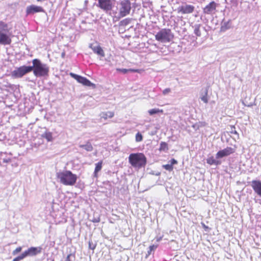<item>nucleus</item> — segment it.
Wrapping results in <instances>:
<instances>
[{
    "instance_id": "nucleus-7",
    "label": "nucleus",
    "mask_w": 261,
    "mask_h": 261,
    "mask_svg": "<svg viewBox=\"0 0 261 261\" xmlns=\"http://www.w3.org/2000/svg\"><path fill=\"white\" fill-rule=\"evenodd\" d=\"M32 69L31 66L23 65L16 67L12 71L11 75L15 79L21 78L25 74L32 72Z\"/></svg>"
},
{
    "instance_id": "nucleus-13",
    "label": "nucleus",
    "mask_w": 261,
    "mask_h": 261,
    "mask_svg": "<svg viewBox=\"0 0 261 261\" xmlns=\"http://www.w3.org/2000/svg\"><path fill=\"white\" fill-rule=\"evenodd\" d=\"M195 9V7L191 5L185 4L181 5L178 8L177 11L178 13L182 14L192 13Z\"/></svg>"
},
{
    "instance_id": "nucleus-22",
    "label": "nucleus",
    "mask_w": 261,
    "mask_h": 261,
    "mask_svg": "<svg viewBox=\"0 0 261 261\" xmlns=\"http://www.w3.org/2000/svg\"><path fill=\"white\" fill-rule=\"evenodd\" d=\"M201 25L200 24H195L193 28L194 29V34L198 37L201 36V32L200 30V28Z\"/></svg>"
},
{
    "instance_id": "nucleus-1",
    "label": "nucleus",
    "mask_w": 261,
    "mask_h": 261,
    "mask_svg": "<svg viewBox=\"0 0 261 261\" xmlns=\"http://www.w3.org/2000/svg\"><path fill=\"white\" fill-rule=\"evenodd\" d=\"M33 65L31 66L32 68V71L36 77H45L48 76L49 68L46 64L42 63L38 59L32 60Z\"/></svg>"
},
{
    "instance_id": "nucleus-33",
    "label": "nucleus",
    "mask_w": 261,
    "mask_h": 261,
    "mask_svg": "<svg viewBox=\"0 0 261 261\" xmlns=\"http://www.w3.org/2000/svg\"><path fill=\"white\" fill-rule=\"evenodd\" d=\"M21 250H22V247H18L16 248L13 251L12 254L13 255H15L17 253L20 252L21 251Z\"/></svg>"
},
{
    "instance_id": "nucleus-43",
    "label": "nucleus",
    "mask_w": 261,
    "mask_h": 261,
    "mask_svg": "<svg viewBox=\"0 0 261 261\" xmlns=\"http://www.w3.org/2000/svg\"><path fill=\"white\" fill-rule=\"evenodd\" d=\"M243 104H244L245 106H247V107H252V106H253V104H252V103H250V104H249V105H245V104L243 102Z\"/></svg>"
},
{
    "instance_id": "nucleus-38",
    "label": "nucleus",
    "mask_w": 261,
    "mask_h": 261,
    "mask_svg": "<svg viewBox=\"0 0 261 261\" xmlns=\"http://www.w3.org/2000/svg\"><path fill=\"white\" fill-rule=\"evenodd\" d=\"M170 91H171V89L170 88H166L163 90V93L164 95H166L168 93H169Z\"/></svg>"
},
{
    "instance_id": "nucleus-29",
    "label": "nucleus",
    "mask_w": 261,
    "mask_h": 261,
    "mask_svg": "<svg viewBox=\"0 0 261 261\" xmlns=\"http://www.w3.org/2000/svg\"><path fill=\"white\" fill-rule=\"evenodd\" d=\"M215 160L213 156H210L206 159V163L211 165H214Z\"/></svg>"
},
{
    "instance_id": "nucleus-21",
    "label": "nucleus",
    "mask_w": 261,
    "mask_h": 261,
    "mask_svg": "<svg viewBox=\"0 0 261 261\" xmlns=\"http://www.w3.org/2000/svg\"><path fill=\"white\" fill-rule=\"evenodd\" d=\"M169 148L168 146V144L165 142H161L160 144V148L159 150L160 151H164V152H167Z\"/></svg>"
},
{
    "instance_id": "nucleus-42",
    "label": "nucleus",
    "mask_w": 261,
    "mask_h": 261,
    "mask_svg": "<svg viewBox=\"0 0 261 261\" xmlns=\"http://www.w3.org/2000/svg\"><path fill=\"white\" fill-rule=\"evenodd\" d=\"M202 226L203 227L206 229H207L208 227L207 226H206L204 223H202Z\"/></svg>"
},
{
    "instance_id": "nucleus-4",
    "label": "nucleus",
    "mask_w": 261,
    "mask_h": 261,
    "mask_svg": "<svg viewBox=\"0 0 261 261\" xmlns=\"http://www.w3.org/2000/svg\"><path fill=\"white\" fill-rule=\"evenodd\" d=\"M97 6L107 14L115 15L116 11H113L115 5V0H97Z\"/></svg>"
},
{
    "instance_id": "nucleus-26",
    "label": "nucleus",
    "mask_w": 261,
    "mask_h": 261,
    "mask_svg": "<svg viewBox=\"0 0 261 261\" xmlns=\"http://www.w3.org/2000/svg\"><path fill=\"white\" fill-rule=\"evenodd\" d=\"M160 112H162V111H160L159 109H152L148 111V113L150 115H153L155 114L159 113Z\"/></svg>"
},
{
    "instance_id": "nucleus-34",
    "label": "nucleus",
    "mask_w": 261,
    "mask_h": 261,
    "mask_svg": "<svg viewBox=\"0 0 261 261\" xmlns=\"http://www.w3.org/2000/svg\"><path fill=\"white\" fill-rule=\"evenodd\" d=\"M231 134H235L237 136V137L239 138V134L237 132L236 130V128L234 126L231 127V130L230 131Z\"/></svg>"
},
{
    "instance_id": "nucleus-35",
    "label": "nucleus",
    "mask_w": 261,
    "mask_h": 261,
    "mask_svg": "<svg viewBox=\"0 0 261 261\" xmlns=\"http://www.w3.org/2000/svg\"><path fill=\"white\" fill-rule=\"evenodd\" d=\"M96 245L93 244L92 242H89V248L91 250H94L95 248Z\"/></svg>"
},
{
    "instance_id": "nucleus-44",
    "label": "nucleus",
    "mask_w": 261,
    "mask_h": 261,
    "mask_svg": "<svg viewBox=\"0 0 261 261\" xmlns=\"http://www.w3.org/2000/svg\"><path fill=\"white\" fill-rule=\"evenodd\" d=\"M65 56V53L64 51L62 52L61 54V57L62 58H64Z\"/></svg>"
},
{
    "instance_id": "nucleus-39",
    "label": "nucleus",
    "mask_w": 261,
    "mask_h": 261,
    "mask_svg": "<svg viewBox=\"0 0 261 261\" xmlns=\"http://www.w3.org/2000/svg\"><path fill=\"white\" fill-rule=\"evenodd\" d=\"M170 164L172 165V166H173V165L177 164V161L174 159H172L170 161Z\"/></svg>"
},
{
    "instance_id": "nucleus-31",
    "label": "nucleus",
    "mask_w": 261,
    "mask_h": 261,
    "mask_svg": "<svg viewBox=\"0 0 261 261\" xmlns=\"http://www.w3.org/2000/svg\"><path fill=\"white\" fill-rule=\"evenodd\" d=\"M25 257L23 252L20 255L14 258L12 261H20Z\"/></svg>"
},
{
    "instance_id": "nucleus-19",
    "label": "nucleus",
    "mask_w": 261,
    "mask_h": 261,
    "mask_svg": "<svg viewBox=\"0 0 261 261\" xmlns=\"http://www.w3.org/2000/svg\"><path fill=\"white\" fill-rule=\"evenodd\" d=\"M102 162L100 161L95 164V168L94 172V176L97 177V173L100 171L102 168Z\"/></svg>"
},
{
    "instance_id": "nucleus-24",
    "label": "nucleus",
    "mask_w": 261,
    "mask_h": 261,
    "mask_svg": "<svg viewBox=\"0 0 261 261\" xmlns=\"http://www.w3.org/2000/svg\"><path fill=\"white\" fill-rule=\"evenodd\" d=\"M156 248V245H152L150 246L148 248V250L147 251V253L146 254L145 258H147L152 253V252L154 251Z\"/></svg>"
},
{
    "instance_id": "nucleus-45",
    "label": "nucleus",
    "mask_w": 261,
    "mask_h": 261,
    "mask_svg": "<svg viewBox=\"0 0 261 261\" xmlns=\"http://www.w3.org/2000/svg\"><path fill=\"white\" fill-rule=\"evenodd\" d=\"M226 29V28H225V26H224V25H223V26H222V27H221V30H222V31H224V30L225 29Z\"/></svg>"
},
{
    "instance_id": "nucleus-27",
    "label": "nucleus",
    "mask_w": 261,
    "mask_h": 261,
    "mask_svg": "<svg viewBox=\"0 0 261 261\" xmlns=\"http://www.w3.org/2000/svg\"><path fill=\"white\" fill-rule=\"evenodd\" d=\"M93 53L99 56L100 57H105L103 50H93Z\"/></svg>"
},
{
    "instance_id": "nucleus-18",
    "label": "nucleus",
    "mask_w": 261,
    "mask_h": 261,
    "mask_svg": "<svg viewBox=\"0 0 261 261\" xmlns=\"http://www.w3.org/2000/svg\"><path fill=\"white\" fill-rule=\"evenodd\" d=\"M79 147L84 148L87 151H92L93 149L91 143L89 141L87 142L85 144H80Z\"/></svg>"
},
{
    "instance_id": "nucleus-28",
    "label": "nucleus",
    "mask_w": 261,
    "mask_h": 261,
    "mask_svg": "<svg viewBox=\"0 0 261 261\" xmlns=\"http://www.w3.org/2000/svg\"><path fill=\"white\" fill-rule=\"evenodd\" d=\"M135 139H136V142H141L143 140V136L142 135V134L140 133V132H138L136 134V137H135Z\"/></svg>"
},
{
    "instance_id": "nucleus-15",
    "label": "nucleus",
    "mask_w": 261,
    "mask_h": 261,
    "mask_svg": "<svg viewBox=\"0 0 261 261\" xmlns=\"http://www.w3.org/2000/svg\"><path fill=\"white\" fill-rule=\"evenodd\" d=\"M251 186L255 193L261 197V181L258 180H253L251 182Z\"/></svg>"
},
{
    "instance_id": "nucleus-36",
    "label": "nucleus",
    "mask_w": 261,
    "mask_h": 261,
    "mask_svg": "<svg viewBox=\"0 0 261 261\" xmlns=\"http://www.w3.org/2000/svg\"><path fill=\"white\" fill-rule=\"evenodd\" d=\"M71 257L74 258V255L70 253L67 256L65 261H71Z\"/></svg>"
},
{
    "instance_id": "nucleus-17",
    "label": "nucleus",
    "mask_w": 261,
    "mask_h": 261,
    "mask_svg": "<svg viewBox=\"0 0 261 261\" xmlns=\"http://www.w3.org/2000/svg\"><path fill=\"white\" fill-rule=\"evenodd\" d=\"M44 129L45 132L41 135V138L45 139L47 142H52L54 140L53 133L49 132L46 127Z\"/></svg>"
},
{
    "instance_id": "nucleus-16",
    "label": "nucleus",
    "mask_w": 261,
    "mask_h": 261,
    "mask_svg": "<svg viewBox=\"0 0 261 261\" xmlns=\"http://www.w3.org/2000/svg\"><path fill=\"white\" fill-rule=\"evenodd\" d=\"M208 87L202 88L200 93V98L204 103H207L208 101L207 97Z\"/></svg>"
},
{
    "instance_id": "nucleus-41",
    "label": "nucleus",
    "mask_w": 261,
    "mask_h": 261,
    "mask_svg": "<svg viewBox=\"0 0 261 261\" xmlns=\"http://www.w3.org/2000/svg\"><path fill=\"white\" fill-rule=\"evenodd\" d=\"M11 160L10 159H3V162L4 163H9L10 162Z\"/></svg>"
},
{
    "instance_id": "nucleus-6",
    "label": "nucleus",
    "mask_w": 261,
    "mask_h": 261,
    "mask_svg": "<svg viewBox=\"0 0 261 261\" xmlns=\"http://www.w3.org/2000/svg\"><path fill=\"white\" fill-rule=\"evenodd\" d=\"M174 35L171 30L162 29L155 35L156 40L163 43L169 42L173 38Z\"/></svg>"
},
{
    "instance_id": "nucleus-9",
    "label": "nucleus",
    "mask_w": 261,
    "mask_h": 261,
    "mask_svg": "<svg viewBox=\"0 0 261 261\" xmlns=\"http://www.w3.org/2000/svg\"><path fill=\"white\" fill-rule=\"evenodd\" d=\"M70 75L76 80L79 83L82 84L83 85L87 87H92V89L96 88L95 84L91 82L88 79L85 77L76 74L74 73L70 72Z\"/></svg>"
},
{
    "instance_id": "nucleus-14",
    "label": "nucleus",
    "mask_w": 261,
    "mask_h": 261,
    "mask_svg": "<svg viewBox=\"0 0 261 261\" xmlns=\"http://www.w3.org/2000/svg\"><path fill=\"white\" fill-rule=\"evenodd\" d=\"M44 9L40 7L34 5L28 6L26 9V13L27 15L33 14L38 12H44Z\"/></svg>"
},
{
    "instance_id": "nucleus-2",
    "label": "nucleus",
    "mask_w": 261,
    "mask_h": 261,
    "mask_svg": "<svg viewBox=\"0 0 261 261\" xmlns=\"http://www.w3.org/2000/svg\"><path fill=\"white\" fill-rule=\"evenodd\" d=\"M128 162L133 167L141 168L146 165L147 159L142 153H133L128 156Z\"/></svg>"
},
{
    "instance_id": "nucleus-25",
    "label": "nucleus",
    "mask_w": 261,
    "mask_h": 261,
    "mask_svg": "<svg viewBox=\"0 0 261 261\" xmlns=\"http://www.w3.org/2000/svg\"><path fill=\"white\" fill-rule=\"evenodd\" d=\"M102 115L101 117L102 118H104L105 119H107L108 117V118H112L114 115V113L113 112L108 111L106 113H102Z\"/></svg>"
},
{
    "instance_id": "nucleus-5",
    "label": "nucleus",
    "mask_w": 261,
    "mask_h": 261,
    "mask_svg": "<svg viewBox=\"0 0 261 261\" xmlns=\"http://www.w3.org/2000/svg\"><path fill=\"white\" fill-rule=\"evenodd\" d=\"M9 33V28L8 24L3 21H0V44H10L11 40Z\"/></svg>"
},
{
    "instance_id": "nucleus-46",
    "label": "nucleus",
    "mask_w": 261,
    "mask_h": 261,
    "mask_svg": "<svg viewBox=\"0 0 261 261\" xmlns=\"http://www.w3.org/2000/svg\"><path fill=\"white\" fill-rule=\"evenodd\" d=\"M88 3V0H85V5H86Z\"/></svg>"
},
{
    "instance_id": "nucleus-11",
    "label": "nucleus",
    "mask_w": 261,
    "mask_h": 261,
    "mask_svg": "<svg viewBox=\"0 0 261 261\" xmlns=\"http://www.w3.org/2000/svg\"><path fill=\"white\" fill-rule=\"evenodd\" d=\"M41 247H31L28 250H25L23 253L26 257L35 256L37 254L40 253L42 251Z\"/></svg>"
},
{
    "instance_id": "nucleus-10",
    "label": "nucleus",
    "mask_w": 261,
    "mask_h": 261,
    "mask_svg": "<svg viewBox=\"0 0 261 261\" xmlns=\"http://www.w3.org/2000/svg\"><path fill=\"white\" fill-rule=\"evenodd\" d=\"M235 152V149L230 147H227L226 148L219 150L216 154V158L217 159L222 158L225 156H227Z\"/></svg>"
},
{
    "instance_id": "nucleus-32",
    "label": "nucleus",
    "mask_w": 261,
    "mask_h": 261,
    "mask_svg": "<svg viewBox=\"0 0 261 261\" xmlns=\"http://www.w3.org/2000/svg\"><path fill=\"white\" fill-rule=\"evenodd\" d=\"M129 19H125L122 21H120V25L126 26L129 23Z\"/></svg>"
},
{
    "instance_id": "nucleus-3",
    "label": "nucleus",
    "mask_w": 261,
    "mask_h": 261,
    "mask_svg": "<svg viewBox=\"0 0 261 261\" xmlns=\"http://www.w3.org/2000/svg\"><path fill=\"white\" fill-rule=\"evenodd\" d=\"M56 175L60 182L65 185L73 186L77 180V176L70 171L59 172L57 173Z\"/></svg>"
},
{
    "instance_id": "nucleus-30",
    "label": "nucleus",
    "mask_w": 261,
    "mask_h": 261,
    "mask_svg": "<svg viewBox=\"0 0 261 261\" xmlns=\"http://www.w3.org/2000/svg\"><path fill=\"white\" fill-rule=\"evenodd\" d=\"M163 167L167 171H171L173 170V167L170 164L163 165Z\"/></svg>"
},
{
    "instance_id": "nucleus-20",
    "label": "nucleus",
    "mask_w": 261,
    "mask_h": 261,
    "mask_svg": "<svg viewBox=\"0 0 261 261\" xmlns=\"http://www.w3.org/2000/svg\"><path fill=\"white\" fill-rule=\"evenodd\" d=\"M116 70L118 72H122L123 74H126L128 72H138L137 69H125V68H117Z\"/></svg>"
},
{
    "instance_id": "nucleus-12",
    "label": "nucleus",
    "mask_w": 261,
    "mask_h": 261,
    "mask_svg": "<svg viewBox=\"0 0 261 261\" xmlns=\"http://www.w3.org/2000/svg\"><path fill=\"white\" fill-rule=\"evenodd\" d=\"M218 4L214 1L210 2L203 9V12L206 14H212L214 13L216 10Z\"/></svg>"
},
{
    "instance_id": "nucleus-37",
    "label": "nucleus",
    "mask_w": 261,
    "mask_h": 261,
    "mask_svg": "<svg viewBox=\"0 0 261 261\" xmlns=\"http://www.w3.org/2000/svg\"><path fill=\"white\" fill-rule=\"evenodd\" d=\"M91 221L93 223H98L100 221V218L99 217H94L93 218Z\"/></svg>"
},
{
    "instance_id": "nucleus-40",
    "label": "nucleus",
    "mask_w": 261,
    "mask_h": 261,
    "mask_svg": "<svg viewBox=\"0 0 261 261\" xmlns=\"http://www.w3.org/2000/svg\"><path fill=\"white\" fill-rule=\"evenodd\" d=\"M221 164V162L220 161L218 160H215V164H214L215 165L218 166V165H220Z\"/></svg>"
},
{
    "instance_id": "nucleus-23",
    "label": "nucleus",
    "mask_w": 261,
    "mask_h": 261,
    "mask_svg": "<svg viewBox=\"0 0 261 261\" xmlns=\"http://www.w3.org/2000/svg\"><path fill=\"white\" fill-rule=\"evenodd\" d=\"M89 47L90 49H101L100 46L98 45V43L96 41H93L91 43H90L89 45Z\"/></svg>"
},
{
    "instance_id": "nucleus-8",
    "label": "nucleus",
    "mask_w": 261,
    "mask_h": 261,
    "mask_svg": "<svg viewBox=\"0 0 261 261\" xmlns=\"http://www.w3.org/2000/svg\"><path fill=\"white\" fill-rule=\"evenodd\" d=\"M119 6V14L120 17H124L130 13L132 7L129 0H122L120 1Z\"/></svg>"
}]
</instances>
